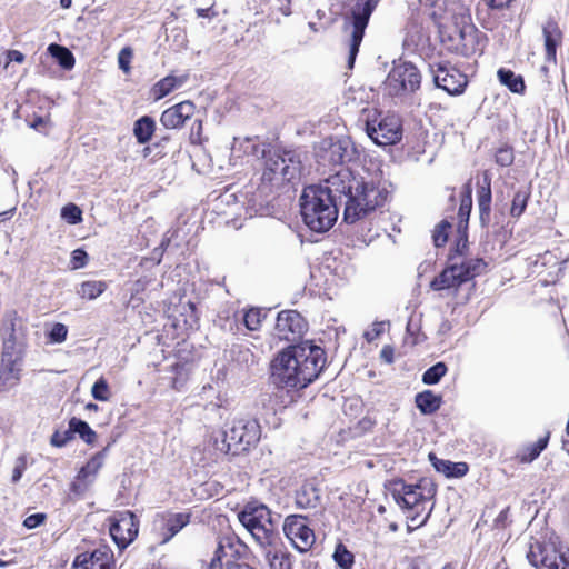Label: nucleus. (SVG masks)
Listing matches in <instances>:
<instances>
[{
	"instance_id": "25",
	"label": "nucleus",
	"mask_w": 569,
	"mask_h": 569,
	"mask_svg": "<svg viewBox=\"0 0 569 569\" xmlns=\"http://www.w3.org/2000/svg\"><path fill=\"white\" fill-rule=\"evenodd\" d=\"M21 362L1 358L0 389H9L17 385L20 379Z\"/></svg>"
},
{
	"instance_id": "51",
	"label": "nucleus",
	"mask_w": 569,
	"mask_h": 569,
	"mask_svg": "<svg viewBox=\"0 0 569 569\" xmlns=\"http://www.w3.org/2000/svg\"><path fill=\"white\" fill-rule=\"evenodd\" d=\"M88 262V254L82 249H76L71 253V268L80 269L83 268Z\"/></svg>"
},
{
	"instance_id": "24",
	"label": "nucleus",
	"mask_w": 569,
	"mask_h": 569,
	"mask_svg": "<svg viewBox=\"0 0 569 569\" xmlns=\"http://www.w3.org/2000/svg\"><path fill=\"white\" fill-rule=\"evenodd\" d=\"M189 79L188 73L181 76L169 74L158 81L152 88V96L154 100H160L171 93L173 90L182 87Z\"/></svg>"
},
{
	"instance_id": "49",
	"label": "nucleus",
	"mask_w": 569,
	"mask_h": 569,
	"mask_svg": "<svg viewBox=\"0 0 569 569\" xmlns=\"http://www.w3.org/2000/svg\"><path fill=\"white\" fill-rule=\"evenodd\" d=\"M233 549V539L230 537H223L219 539L217 549L214 551V556L212 558H218L220 561H222V558H226L229 556L228 550Z\"/></svg>"
},
{
	"instance_id": "63",
	"label": "nucleus",
	"mask_w": 569,
	"mask_h": 569,
	"mask_svg": "<svg viewBox=\"0 0 569 569\" xmlns=\"http://www.w3.org/2000/svg\"><path fill=\"white\" fill-rule=\"evenodd\" d=\"M547 443H548V438H541L533 445L539 451H542L547 447Z\"/></svg>"
},
{
	"instance_id": "30",
	"label": "nucleus",
	"mask_w": 569,
	"mask_h": 569,
	"mask_svg": "<svg viewBox=\"0 0 569 569\" xmlns=\"http://www.w3.org/2000/svg\"><path fill=\"white\" fill-rule=\"evenodd\" d=\"M490 203H491V187L490 178L486 172L483 176V184L478 190V206L480 212V219L485 223L490 217Z\"/></svg>"
},
{
	"instance_id": "54",
	"label": "nucleus",
	"mask_w": 569,
	"mask_h": 569,
	"mask_svg": "<svg viewBox=\"0 0 569 569\" xmlns=\"http://www.w3.org/2000/svg\"><path fill=\"white\" fill-rule=\"evenodd\" d=\"M131 58H132V51L128 47L123 48L119 52V54H118V64H119V68L122 71L129 72Z\"/></svg>"
},
{
	"instance_id": "35",
	"label": "nucleus",
	"mask_w": 569,
	"mask_h": 569,
	"mask_svg": "<svg viewBox=\"0 0 569 569\" xmlns=\"http://www.w3.org/2000/svg\"><path fill=\"white\" fill-rule=\"evenodd\" d=\"M457 267L461 269L463 279L467 282L472 278L481 274L485 271L487 264L482 259L475 258L465 260L461 263H457Z\"/></svg>"
},
{
	"instance_id": "5",
	"label": "nucleus",
	"mask_w": 569,
	"mask_h": 569,
	"mask_svg": "<svg viewBox=\"0 0 569 569\" xmlns=\"http://www.w3.org/2000/svg\"><path fill=\"white\" fill-rule=\"evenodd\" d=\"M264 168L261 176V190H272L286 183H293L302 170L301 154L296 150H269L263 154Z\"/></svg>"
},
{
	"instance_id": "41",
	"label": "nucleus",
	"mask_w": 569,
	"mask_h": 569,
	"mask_svg": "<svg viewBox=\"0 0 569 569\" xmlns=\"http://www.w3.org/2000/svg\"><path fill=\"white\" fill-rule=\"evenodd\" d=\"M528 199L529 193L526 190H519L515 193L510 210L512 217L518 218L523 213L527 207Z\"/></svg>"
},
{
	"instance_id": "56",
	"label": "nucleus",
	"mask_w": 569,
	"mask_h": 569,
	"mask_svg": "<svg viewBox=\"0 0 569 569\" xmlns=\"http://www.w3.org/2000/svg\"><path fill=\"white\" fill-rule=\"evenodd\" d=\"M90 482L91 480H79L77 478V480L71 485V491L76 495H82L87 490Z\"/></svg>"
},
{
	"instance_id": "19",
	"label": "nucleus",
	"mask_w": 569,
	"mask_h": 569,
	"mask_svg": "<svg viewBox=\"0 0 569 569\" xmlns=\"http://www.w3.org/2000/svg\"><path fill=\"white\" fill-rule=\"evenodd\" d=\"M162 529V543L171 540L180 530H182L190 521L189 513H161L157 516Z\"/></svg>"
},
{
	"instance_id": "11",
	"label": "nucleus",
	"mask_w": 569,
	"mask_h": 569,
	"mask_svg": "<svg viewBox=\"0 0 569 569\" xmlns=\"http://www.w3.org/2000/svg\"><path fill=\"white\" fill-rule=\"evenodd\" d=\"M357 149L349 137L325 139L320 143L318 157L323 164H345L355 159Z\"/></svg>"
},
{
	"instance_id": "47",
	"label": "nucleus",
	"mask_w": 569,
	"mask_h": 569,
	"mask_svg": "<svg viewBox=\"0 0 569 569\" xmlns=\"http://www.w3.org/2000/svg\"><path fill=\"white\" fill-rule=\"evenodd\" d=\"M91 395L96 400L99 401H107L109 400V387L107 381L103 378L98 379L92 388H91Z\"/></svg>"
},
{
	"instance_id": "8",
	"label": "nucleus",
	"mask_w": 569,
	"mask_h": 569,
	"mask_svg": "<svg viewBox=\"0 0 569 569\" xmlns=\"http://www.w3.org/2000/svg\"><path fill=\"white\" fill-rule=\"evenodd\" d=\"M360 121L365 124L367 136L377 146H393L402 139V120L393 112L365 108Z\"/></svg>"
},
{
	"instance_id": "39",
	"label": "nucleus",
	"mask_w": 569,
	"mask_h": 569,
	"mask_svg": "<svg viewBox=\"0 0 569 569\" xmlns=\"http://www.w3.org/2000/svg\"><path fill=\"white\" fill-rule=\"evenodd\" d=\"M447 366L445 362H437L428 368L422 375V382L425 385H436L447 373Z\"/></svg>"
},
{
	"instance_id": "26",
	"label": "nucleus",
	"mask_w": 569,
	"mask_h": 569,
	"mask_svg": "<svg viewBox=\"0 0 569 569\" xmlns=\"http://www.w3.org/2000/svg\"><path fill=\"white\" fill-rule=\"evenodd\" d=\"M429 459L435 469L447 477L460 478L468 472V465L466 462H452L449 460L439 459L435 453H430Z\"/></svg>"
},
{
	"instance_id": "48",
	"label": "nucleus",
	"mask_w": 569,
	"mask_h": 569,
	"mask_svg": "<svg viewBox=\"0 0 569 569\" xmlns=\"http://www.w3.org/2000/svg\"><path fill=\"white\" fill-rule=\"evenodd\" d=\"M450 223L447 221H441L435 229L432 238L436 247H442L446 244L448 240V229L450 228Z\"/></svg>"
},
{
	"instance_id": "16",
	"label": "nucleus",
	"mask_w": 569,
	"mask_h": 569,
	"mask_svg": "<svg viewBox=\"0 0 569 569\" xmlns=\"http://www.w3.org/2000/svg\"><path fill=\"white\" fill-rule=\"evenodd\" d=\"M433 80L438 88L443 89L450 94H460L468 82L466 76L458 69L445 64L438 66Z\"/></svg>"
},
{
	"instance_id": "32",
	"label": "nucleus",
	"mask_w": 569,
	"mask_h": 569,
	"mask_svg": "<svg viewBox=\"0 0 569 569\" xmlns=\"http://www.w3.org/2000/svg\"><path fill=\"white\" fill-rule=\"evenodd\" d=\"M154 129V120L149 116H143L134 122L133 134L140 144H144L151 140Z\"/></svg>"
},
{
	"instance_id": "9",
	"label": "nucleus",
	"mask_w": 569,
	"mask_h": 569,
	"mask_svg": "<svg viewBox=\"0 0 569 569\" xmlns=\"http://www.w3.org/2000/svg\"><path fill=\"white\" fill-rule=\"evenodd\" d=\"M380 0H357L351 8L350 20L346 19V30L350 29L349 38V68L353 67L359 47L365 36V30L368 26L370 16L377 8Z\"/></svg>"
},
{
	"instance_id": "22",
	"label": "nucleus",
	"mask_w": 569,
	"mask_h": 569,
	"mask_svg": "<svg viewBox=\"0 0 569 569\" xmlns=\"http://www.w3.org/2000/svg\"><path fill=\"white\" fill-rule=\"evenodd\" d=\"M542 34L545 39L546 59L548 61H556L557 47L562 39V32L553 19H548L542 26Z\"/></svg>"
},
{
	"instance_id": "3",
	"label": "nucleus",
	"mask_w": 569,
	"mask_h": 569,
	"mask_svg": "<svg viewBox=\"0 0 569 569\" xmlns=\"http://www.w3.org/2000/svg\"><path fill=\"white\" fill-rule=\"evenodd\" d=\"M390 493L396 503L406 512L412 526L409 530L423 526L433 509L430 501L437 493V486L429 478H421L416 483H406L402 479L393 480Z\"/></svg>"
},
{
	"instance_id": "21",
	"label": "nucleus",
	"mask_w": 569,
	"mask_h": 569,
	"mask_svg": "<svg viewBox=\"0 0 569 569\" xmlns=\"http://www.w3.org/2000/svg\"><path fill=\"white\" fill-rule=\"evenodd\" d=\"M465 282L461 269L457 267V263H453L437 276L431 281L430 287L436 291L458 289Z\"/></svg>"
},
{
	"instance_id": "52",
	"label": "nucleus",
	"mask_w": 569,
	"mask_h": 569,
	"mask_svg": "<svg viewBox=\"0 0 569 569\" xmlns=\"http://www.w3.org/2000/svg\"><path fill=\"white\" fill-rule=\"evenodd\" d=\"M26 469H27V456L21 455L16 459V465H14V468L12 471V482L13 483H17L21 479Z\"/></svg>"
},
{
	"instance_id": "4",
	"label": "nucleus",
	"mask_w": 569,
	"mask_h": 569,
	"mask_svg": "<svg viewBox=\"0 0 569 569\" xmlns=\"http://www.w3.org/2000/svg\"><path fill=\"white\" fill-rule=\"evenodd\" d=\"M337 192L325 184H312L300 196V211L306 226L315 232L329 230L338 219Z\"/></svg>"
},
{
	"instance_id": "6",
	"label": "nucleus",
	"mask_w": 569,
	"mask_h": 569,
	"mask_svg": "<svg viewBox=\"0 0 569 569\" xmlns=\"http://www.w3.org/2000/svg\"><path fill=\"white\" fill-rule=\"evenodd\" d=\"M241 525L251 533L261 548L274 546L281 537L277 530V519L263 503L248 502L238 513Z\"/></svg>"
},
{
	"instance_id": "53",
	"label": "nucleus",
	"mask_w": 569,
	"mask_h": 569,
	"mask_svg": "<svg viewBox=\"0 0 569 569\" xmlns=\"http://www.w3.org/2000/svg\"><path fill=\"white\" fill-rule=\"evenodd\" d=\"M68 329L63 323H56L50 330L49 337L53 342H63L67 338Z\"/></svg>"
},
{
	"instance_id": "33",
	"label": "nucleus",
	"mask_w": 569,
	"mask_h": 569,
	"mask_svg": "<svg viewBox=\"0 0 569 569\" xmlns=\"http://www.w3.org/2000/svg\"><path fill=\"white\" fill-rule=\"evenodd\" d=\"M107 448L96 453L78 472L79 480H91L103 465Z\"/></svg>"
},
{
	"instance_id": "42",
	"label": "nucleus",
	"mask_w": 569,
	"mask_h": 569,
	"mask_svg": "<svg viewBox=\"0 0 569 569\" xmlns=\"http://www.w3.org/2000/svg\"><path fill=\"white\" fill-rule=\"evenodd\" d=\"M23 347L24 345H18L8 339V342H3L2 358H10V360L21 362Z\"/></svg>"
},
{
	"instance_id": "64",
	"label": "nucleus",
	"mask_w": 569,
	"mask_h": 569,
	"mask_svg": "<svg viewBox=\"0 0 569 569\" xmlns=\"http://www.w3.org/2000/svg\"><path fill=\"white\" fill-rule=\"evenodd\" d=\"M229 569H254V568L247 563H236V565L229 567Z\"/></svg>"
},
{
	"instance_id": "50",
	"label": "nucleus",
	"mask_w": 569,
	"mask_h": 569,
	"mask_svg": "<svg viewBox=\"0 0 569 569\" xmlns=\"http://www.w3.org/2000/svg\"><path fill=\"white\" fill-rule=\"evenodd\" d=\"M73 439V435H72V431L71 429L69 428L68 430L66 431H56L52 436H51V439H50V443L53 446V447H57V448H62L64 447L69 441H71Z\"/></svg>"
},
{
	"instance_id": "43",
	"label": "nucleus",
	"mask_w": 569,
	"mask_h": 569,
	"mask_svg": "<svg viewBox=\"0 0 569 569\" xmlns=\"http://www.w3.org/2000/svg\"><path fill=\"white\" fill-rule=\"evenodd\" d=\"M61 217L70 224H76L82 220V211L73 203H69L61 209Z\"/></svg>"
},
{
	"instance_id": "13",
	"label": "nucleus",
	"mask_w": 569,
	"mask_h": 569,
	"mask_svg": "<svg viewBox=\"0 0 569 569\" xmlns=\"http://www.w3.org/2000/svg\"><path fill=\"white\" fill-rule=\"evenodd\" d=\"M283 532L300 552L310 550L316 541L315 532L308 526L307 518L300 515H290L284 519Z\"/></svg>"
},
{
	"instance_id": "57",
	"label": "nucleus",
	"mask_w": 569,
	"mask_h": 569,
	"mask_svg": "<svg viewBox=\"0 0 569 569\" xmlns=\"http://www.w3.org/2000/svg\"><path fill=\"white\" fill-rule=\"evenodd\" d=\"M541 453V451H539L535 445H531L529 448H527L526 450V453L522 456L521 460L523 462H531L533 461L536 458L539 457V455Z\"/></svg>"
},
{
	"instance_id": "55",
	"label": "nucleus",
	"mask_w": 569,
	"mask_h": 569,
	"mask_svg": "<svg viewBox=\"0 0 569 569\" xmlns=\"http://www.w3.org/2000/svg\"><path fill=\"white\" fill-rule=\"evenodd\" d=\"M46 518L47 517L44 513L30 515L24 519L23 526L28 529H34V528L39 527L40 525H42L44 522Z\"/></svg>"
},
{
	"instance_id": "58",
	"label": "nucleus",
	"mask_w": 569,
	"mask_h": 569,
	"mask_svg": "<svg viewBox=\"0 0 569 569\" xmlns=\"http://www.w3.org/2000/svg\"><path fill=\"white\" fill-rule=\"evenodd\" d=\"M9 61L22 63L24 61V54L18 50H9L7 53Z\"/></svg>"
},
{
	"instance_id": "10",
	"label": "nucleus",
	"mask_w": 569,
	"mask_h": 569,
	"mask_svg": "<svg viewBox=\"0 0 569 569\" xmlns=\"http://www.w3.org/2000/svg\"><path fill=\"white\" fill-rule=\"evenodd\" d=\"M420 82L421 76L417 67L410 62H401L390 70L385 81V90L389 96L397 97L415 92Z\"/></svg>"
},
{
	"instance_id": "31",
	"label": "nucleus",
	"mask_w": 569,
	"mask_h": 569,
	"mask_svg": "<svg viewBox=\"0 0 569 569\" xmlns=\"http://www.w3.org/2000/svg\"><path fill=\"white\" fill-rule=\"evenodd\" d=\"M501 84L506 86L511 92L523 94L526 91L525 80L520 74L505 68H500L497 72Z\"/></svg>"
},
{
	"instance_id": "1",
	"label": "nucleus",
	"mask_w": 569,
	"mask_h": 569,
	"mask_svg": "<svg viewBox=\"0 0 569 569\" xmlns=\"http://www.w3.org/2000/svg\"><path fill=\"white\" fill-rule=\"evenodd\" d=\"M328 183L339 199L346 198L343 220L348 223H355L382 207L389 197L385 182L355 174L348 168L331 174Z\"/></svg>"
},
{
	"instance_id": "34",
	"label": "nucleus",
	"mask_w": 569,
	"mask_h": 569,
	"mask_svg": "<svg viewBox=\"0 0 569 569\" xmlns=\"http://www.w3.org/2000/svg\"><path fill=\"white\" fill-rule=\"evenodd\" d=\"M69 427L72 431V435L78 433L79 437L87 443L92 445L97 439V433L91 429V427L83 420L72 417L69 420Z\"/></svg>"
},
{
	"instance_id": "38",
	"label": "nucleus",
	"mask_w": 569,
	"mask_h": 569,
	"mask_svg": "<svg viewBox=\"0 0 569 569\" xmlns=\"http://www.w3.org/2000/svg\"><path fill=\"white\" fill-rule=\"evenodd\" d=\"M335 562L341 569H351L355 563V556L342 543L337 545L332 555Z\"/></svg>"
},
{
	"instance_id": "18",
	"label": "nucleus",
	"mask_w": 569,
	"mask_h": 569,
	"mask_svg": "<svg viewBox=\"0 0 569 569\" xmlns=\"http://www.w3.org/2000/svg\"><path fill=\"white\" fill-rule=\"evenodd\" d=\"M113 555L108 548H99L91 553L79 555L72 569H112Z\"/></svg>"
},
{
	"instance_id": "20",
	"label": "nucleus",
	"mask_w": 569,
	"mask_h": 569,
	"mask_svg": "<svg viewBox=\"0 0 569 569\" xmlns=\"http://www.w3.org/2000/svg\"><path fill=\"white\" fill-rule=\"evenodd\" d=\"M469 20L461 19V24L457 26V38H455L457 41L456 49L465 56L476 50L478 38V31Z\"/></svg>"
},
{
	"instance_id": "61",
	"label": "nucleus",
	"mask_w": 569,
	"mask_h": 569,
	"mask_svg": "<svg viewBox=\"0 0 569 569\" xmlns=\"http://www.w3.org/2000/svg\"><path fill=\"white\" fill-rule=\"evenodd\" d=\"M466 248H467V238L460 237V239L458 240V243H457V252L462 254Z\"/></svg>"
},
{
	"instance_id": "36",
	"label": "nucleus",
	"mask_w": 569,
	"mask_h": 569,
	"mask_svg": "<svg viewBox=\"0 0 569 569\" xmlns=\"http://www.w3.org/2000/svg\"><path fill=\"white\" fill-rule=\"evenodd\" d=\"M107 289L104 281L90 280L80 284L77 293L84 299L93 300L102 295Z\"/></svg>"
},
{
	"instance_id": "40",
	"label": "nucleus",
	"mask_w": 569,
	"mask_h": 569,
	"mask_svg": "<svg viewBox=\"0 0 569 569\" xmlns=\"http://www.w3.org/2000/svg\"><path fill=\"white\" fill-rule=\"evenodd\" d=\"M472 208V198H471V189L469 184L465 186V192L462 194L461 201H460V208H459V219L460 224L462 222H468L469 216Z\"/></svg>"
},
{
	"instance_id": "29",
	"label": "nucleus",
	"mask_w": 569,
	"mask_h": 569,
	"mask_svg": "<svg viewBox=\"0 0 569 569\" xmlns=\"http://www.w3.org/2000/svg\"><path fill=\"white\" fill-rule=\"evenodd\" d=\"M1 336L3 342L12 340L18 345H24V330L21 320L17 318H9L3 321Z\"/></svg>"
},
{
	"instance_id": "17",
	"label": "nucleus",
	"mask_w": 569,
	"mask_h": 569,
	"mask_svg": "<svg viewBox=\"0 0 569 569\" xmlns=\"http://www.w3.org/2000/svg\"><path fill=\"white\" fill-rule=\"evenodd\" d=\"M196 106L193 102L186 100L177 103L161 114L160 122L167 129H177L184 124L194 113Z\"/></svg>"
},
{
	"instance_id": "27",
	"label": "nucleus",
	"mask_w": 569,
	"mask_h": 569,
	"mask_svg": "<svg viewBox=\"0 0 569 569\" xmlns=\"http://www.w3.org/2000/svg\"><path fill=\"white\" fill-rule=\"evenodd\" d=\"M296 503L301 509H313L320 503V492L312 483H305L296 493Z\"/></svg>"
},
{
	"instance_id": "45",
	"label": "nucleus",
	"mask_w": 569,
	"mask_h": 569,
	"mask_svg": "<svg viewBox=\"0 0 569 569\" xmlns=\"http://www.w3.org/2000/svg\"><path fill=\"white\" fill-rule=\"evenodd\" d=\"M263 317L260 309H250L244 313L243 321L249 330H258Z\"/></svg>"
},
{
	"instance_id": "46",
	"label": "nucleus",
	"mask_w": 569,
	"mask_h": 569,
	"mask_svg": "<svg viewBox=\"0 0 569 569\" xmlns=\"http://www.w3.org/2000/svg\"><path fill=\"white\" fill-rule=\"evenodd\" d=\"M496 163L501 167H509L513 163L515 154L511 147L503 146L500 147L495 156Z\"/></svg>"
},
{
	"instance_id": "59",
	"label": "nucleus",
	"mask_w": 569,
	"mask_h": 569,
	"mask_svg": "<svg viewBox=\"0 0 569 569\" xmlns=\"http://www.w3.org/2000/svg\"><path fill=\"white\" fill-rule=\"evenodd\" d=\"M380 356L386 362L391 363L393 361V349L390 346H385Z\"/></svg>"
},
{
	"instance_id": "62",
	"label": "nucleus",
	"mask_w": 569,
	"mask_h": 569,
	"mask_svg": "<svg viewBox=\"0 0 569 569\" xmlns=\"http://www.w3.org/2000/svg\"><path fill=\"white\" fill-rule=\"evenodd\" d=\"M207 569H222V562L218 558H212Z\"/></svg>"
},
{
	"instance_id": "7",
	"label": "nucleus",
	"mask_w": 569,
	"mask_h": 569,
	"mask_svg": "<svg viewBox=\"0 0 569 569\" xmlns=\"http://www.w3.org/2000/svg\"><path fill=\"white\" fill-rule=\"evenodd\" d=\"M260 426L256 419L236 418L228 429L213 438L214 448L223 455H239L260 439Z\"/></svg>"
},
{
	"instance_id": "44",
	"label": "nucleus",
	"mask_w": 569,
	"mask_h": 569,
	"mask_svg": "<svg viewBox=\"0 0 569 569\" xmlns=\"http://www.w3.org/2000/svg\"><path fill=\"white\" fill-rule=\"evenodd\" d=\"M232 153L243 152V153H256L257 151V144L251 138H234L233 144H232Z\"/></svg>"
},
{
	"instance_id": "23",
	"label": "nucleus",
	"mask_w": 569,
	"mask_h": 569,
	"mask_svg": "<svg viewBox=\"0 0 569 569\" xmlns=\"http://www.w3.org/2000/svg\"><path fill=\"white\" fill-rule=\"evenodd\" d=\"M263 549L264 558L270 569H292L291 555L282 546L281 541Z\"/></svg>"
},
{
	"instance_id": "15",
	"label": "nucleus",
	"mask_w": 569,
	"mask_h": 569,
	"mask_svg": "<svg viewBox=\"0 0 569 569\" xmlns=\"http://www.w3.org/2000/svg\"><path fill=\"white\" fill-rule=\"evenodd\" d=\"M308 325L296 310H283L278 313L274 336L288 342L299 341L306 333Z\"/></svg>"
},
{
	"instance_id": "12",
	"label": "nucleus",
	"mask_w": 569,
	"mask_h": 569,
	"mask_svg": "<svg viewBox=\"0 0 569 569\" xmlns=\"http://www.w3.org/2000/svg\"><path fill=\"white\" fill-rule=\"evenodd\" d=\"M527 558L537 569H569V553L552 545H532Z\"/></svg>"
},
{
	"instance_id": "37",
	"label": "nucleus",
	"mask_w": 569,
	"mask_h": 569,
	"mask_svg": "<svg viewBox=\"0 0 569 569\" xmlns=\"http://www.w3.org/2000/svg\"><path fill=\"white\" fill-rule=\"evenodd\" d=\"M48 51L51 53L53 58L57 59L58 63L67 70H70L74 66V57L72 52L57 43H51L48 48Z\"/></svg>"
},
{
	"instance_id": "2",
	"label": "nucleus",
	"mask_w": 569,
	"mask_h": 569,
	"mask_svg": "<svg viewBox=\"0 0 569 569\" xmlns=\"http://www.w3.org/2000/svg\"><path fill=\"white\" fill-rule=\"evenodd\" d=\"M326 361V353L318 346L309 342L290 346L271 362L272 383L281 389H303L318 378Z\"/></svg>"
},
{
	"instance_id": "28",
	"label": "nucleus",
	"mask_w": 569,
	"mask_h": 569,
	"mask_svg": "<svg viewBox=\"0 0 569 569\" xmlns=\"http://www.w3.org/2000/svg\"><path fill=\"white\" fill-rule=\"evenodd\" d=\"M415 403L421 413L432 415L441 407L442 397L431 390H425L416 395Z\"/></svg>"
},
{
	"instance_id": "60",
	"label": "nucleus",
	"mask_w": 569,
	"mask_h": 569,
	"mask_svg": "<svg viewBox=\"0 0 569 569\" xmlns=\"http://www.w3.org/2000/svg\"><path fill=\"white\" fill-rule=\"evenodd\" d=\"M278 10L283 14V16H290L291 14V8H290V0H286L284 3H282Z\"/></svg>"
},
{
	"instance_id": "14",
	"label": "nucleus",
	"mask_w": 569,
	"mask_h": 569,
	"mask_svg": "<svg viewBox=\"0 0 569 569\" xmlns=\"http://www.w3.org/2000/svg\"><path fill=\"white\" fill-rule=\"evenodd\" d=\"M110 536L119 549L127 548L138 536L139 521L131 511H121L110 519Z\"/></svg>"
}]
</instances>
